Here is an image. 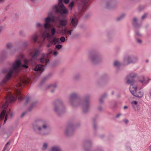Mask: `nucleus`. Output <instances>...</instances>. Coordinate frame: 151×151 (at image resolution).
Listing matches in <instances>:
<instances>
[{
    "label": "nucleus",
    "instance_id": "1",
    "mask_svg": "<svg viewBox=\"0 0 151 151\" xmlns=\"http://www.w3.org/2000/svg\"><path fill=\"white\" fill-rule=\"evenodd\" d=\"M54 20V17L52 15L51 13L48 14V17L45 19L44 27L45 31L42 33V36L44 39L47 38L50 43L47 45V47H50L53 44L55 45L60 43L58 39L52 37L55 34L56 29L51 24V22Z\"/></svg>",
    "mask_w": 151,
    "mask_h": 151
},
{
    "label": "nucleus",
    "instance_id": "2",
    "mask_svg": "<svg viewBox=\"0 0 151 151\" xmlns=\"http://www.w3.org/2000/svg\"><path fill=\"white\" fill-rule=\"evenodd\" d=\"M136 75L132 73L128 75L127 77L126 83L131 85L129 87L130 92L134 96L139 98H141L143 96V93L142 91L139 90L137 91L136 86H134L133 84L135 82L134 78L136 77Z\"/></svg>",
    "mask_w": 151,
    "mask_h": 151
},
{
    "label": "nucleus",
    "instance_id": "3",
    "mask_svg": "<svg viewBox=\"0 0 151 151\" xmlns=\"http://www.w3.org/2000/svg\"><path fill=\"white\" fill-rule=\"evenodd\" d=\"M49 127V125L47 122L42 119L37 120L33 125L34 130L39 134L42 135L47 134L48 133L46 130Z\"/></svg>",
    "mask_w": 151,
    "mask_h": 151
},
{
    "label": "nucleus",
    "instance_id": "4",
    "mask_svg": "<svg viewBox=\"0 0 151 151\" xmlns=\"http://www.w3.org/2000/svg\"><path fill=\"white\" fill-rule=\"evenodd\" d=\"M21 65V61L19 60H16L12 64L11 69L6 71L7 74L4 79L3 82L4 83H6L11 78L12 73L19 72Z\"/></svg>",
    "mask_w": 151,
    "mask_h": 151
},
{
    "label": "nucleus",
    "instance_id": "5",
    "mask_svg": "<svg viewBox=\"0 0 151 151\" xmlns=\"http://www.w3.org/2000/svg\"><path fill=\"white\" fill-rule=\"evenodd\" d=\"M63 0H58V4L53 6L52 9L53 11H55L56 13H59L61 14H65L68 13V11L62 3Z\"/></svg>",
    "mask_w": 151,
    "mask_h": 151
},
{
    "label": "nucleus",
    "instance_id": "6",
    "mask_svg": "<svg viewBox=\"0 0 151 151\" xmlns=\"http://www.w3.org/2000/svg\"><path fill=\"white\" fill-rule=\"evenodd\" d=\"M17 96L18 97V99L21 100V96H20V92L19 90L17 89V93L14 95V96H12L10 94L9 95L7 98V99L9 100L10 102L15 101Z\"/></svg>",
    "mask_w": 151,
    "mask_h": 151
},
{
    "label": "nucleus",
    "instance_id": "7",
    "mask_svg": "<svg viewBox=\"0 0 151 151\" xmlns=\"http://www.w3.org/2000/svg\"><path fill=\"white\" fill-rule=\"evenodd\" d=\"M70 24L72 27L73 28H75L78 24V19L75 16L71 17L70 19Z\"/></svg>",
    "mask_w": 151,
    "mask_h": 151
},
{
    "label": "nucleus",
    "instance_id": "8",
    "mask_svg": "<svg viewBox=\"0 0 151 151\" xmlns=\"http://www.w3.org/2000/svg\"><path fill=\"white\" fill-rule=\"evenodd\" d=\"M68 20L65 19H62L60 20L58 27L63 28L66 26L68 24Z\"/></svg>",
    "mask_w": 151,
    "mask_h": 151
},
{
    "label": "nucleus",
    "instance_id": "9",
    "mask_svg": "<svg viewBox=\"0 0 151 151\" xmlns=\"http://www.w3.org/2000/svg\"><path fill=\"white\" fill-rule=\"evenodd\" d=\"M55 111L57 112L63 107L62 103L60 101H56L54 103Z\"/></svg>",
    "mask_w": 151,
    "mask_h": 151
},
{
    "label": "nucleus",
    "instance_id": "10",
    "mask_svg": "<svg viewBox=\"0 0 151 151\" xmlns=\"http://www.w3.org/2000/svg\"><path fill=\"white\" fill-rule=\"evenodd\" d=\"M136 59L134 57H127L125 59V61L127 64L131 63L134 62L136 60Z\"/></svg>",
    "mask_w": 151,
    "mask_h": 151
},
{
    "label": "nucleus",
    "instance_id": "11",
    "mask_svg": "<svg viewBox=\"0 0 151 151\" xmlns=\"http://www.w3.org/2000/svg\"><path fill=\"white\" fill-rule=\"evenodd\" d=\"M132 105L135 110L139 111L140 110V108L138 105L137 102L136 101H132L131 102Z\"/></svg>",
    "mask_w": 151,
    "mask_h": 151
},
{
    "label": "nucleus",
    "instance_id": "12",
    "mask_svg": "<svg viewBox=\"0 0 151 151\" xmlns=\"http://www.w3.org/2000/svg\"><path fill=\"white\" fill-rule=\"evenodd\" d=\"M149 79L147 77H142L140 80L139 81L143 85H145L148 83Z\"/></svg>",
    "mask_w": 151,
    "mask_h": 151
},
{
    "label": "nucleus",
    "instance_id": "13",
    "mask_svg": "<svg viewBox=\"0 0 151 151\" xmlns=\"http://www.w3.org/2000/svg\"><path fill=\"white\" fill-rule=\"evenodd\" d=\"M28 82L27 79L24 78L21 79L20 80L19 82V83L17 85V86L22 87L23 86L22 84H27L28 83Z\"/></svg>",
    "mask_w": 151,
    "mask_h": 151
},
{
    "label": "nucleus",
    "instance_id": "14",
    "mask_svg": "<svg viewBox=\"0 0 151 151\" xmlns=\"http://www.w3.org/2000/svg\"><path fill=\"white\" fill-rule=\"evenodd\" d=\"M44 66L41 65H36L34 68L35 71H39L40 72L43 71L45 69Z\"/></svg>",
    "mask_w": 151,
    "mask_h": 151
},
{
    "label": "nucleus",
    "instance_id": "15",
    "mask_svg": "<svg viewBox=\"0 0 151 151\" xmlns=\"http://www.w3.org/2000/svg\"><path fill=\"white\" fill-rule=\"evenodd\" d=\"M76 96L75 93L72 94L70 97V103L72 104L73 101L74 102L75 104H76L77 102V100L76 99Z\"/></svg>",
    "mask_w": 151,
    "mask_h": 151
},
{
    "label": "nucleus",
    "instance_id": "16",
    "mask_svg": "<svg viewBox=\"0 0 151 151\" xmlns=\"http://www.w3.org/2000/svg\"><path fill=\"white\" fill-rule=\"evenodd\" d=\"M83 111L85 112L86 111V110L88 107V101H86L83 103Z\"/></svg>",
    "mask_w": 151,
    "mask_h": 151
},
{
    "label": "nucleus",
    "instance_id": "17",
    "mask_svg": "<svg viewBox=\"0 0 151 151\" xmlns=\"http://www.w3.org/2000/svg\"><path fill=\"white\" fill-rule=\"evenodd\" d=\"M51 151H62L60 148L58 146H55L52 147Z\"/></svg>",
    "mask_w": 151,
    "mask_h": 151
},
{
    "label": "nucleus",
    "instance_id": "18",
    "mask_svg": "<svg viewBox=\"0 0 151 151\" xmlns=\"http://www.w3.org/2000/svg\"><path fill=\"white\" fill-rule=\"evenodd\" d=\"M38 35L37 33H36L32 35L31 36V39L34 42H36L38 38Z\"/></svg>",
    "mask_w": 151,
    "mask_h": 151
},
{
    "label": "nucleus",
    "instance_id": "19",
    "mask_svg": "<svg viewBox=\"0 0 151 151\" xmlns=\"http://www.w3.org/2000/svg\"><path fill=\"white\" fill-rule=\"evenodd\" d=\"M39 54V52L38 51H35V53L34 55L32 57V59H35L37 57Z\"/></svg>",
    "mask_w": 151,
    "mask_h": 151
},
{
    "label": "nucleus",
    "instance_id": "20",
    "mask_svg": "<svg viewBox=\"0 0 151 151\" xmlns=\"http://www.w3.org/2000/svg\"><path fill=\"white\" fill-rule=\"evenodd\" d=\"M40 60L41 63H44L45 62L46 64L49 63V60H46L44 58H41Z\"/></svg>",
    "mask_w": 151,
    "mask_h": 151
},
{
    "label": "nucleus",
    "instance_id": "21",
    "mask_svg": "<svg viewBox=\"0 0 151 151\" xmlns=\"http://www.w3.org/2000/svg\"><path fill=\"white\" fill-rule=\"evenodd\" d=\"M82 4L83 6L84 7L86 5V4L87 3L88 0H81Z\"/></svg>",
    "mask_w": 151,
    "mask_h": 151
},
{
    "label": "nucleus",
    "instance_id": "22",
    "mask_svg": "<svg viewBox=\"0 0 151 151\" xmlns=\"http://www.w3.org/2000/svg\"><path fill=\"white\" fill-rule=\"evenodd\" d=\"M47 147V145L46 143H44L42 146V149L43 150H46Z\"/></svg>",
    "mask_w": 151,
    "mask_h": 151
},
{
    "label": "nucleus",
    "instance_id": "23",
    "mask_svg": "<svg viewBox=\"0 0 151 151\" xmlns=\"http://www.w3.org/2000/svg\"><path fill=\"white\" fill-rule=\"evenodd\" d=\"M68 29L67 28H65L63 29V33L64 35H67V33L68 32Z\"/></svg>",
    "mask_w": 151,
    "mask_h": 151
},
{
    "label": "nucleus",
    "instance_id": "24",
    "mask_svg": "<svg viewBox=\"0 0 151 151\" xmlns=\"http://www.w3.org/2000/svg\"><path fill=\"white\" fill-rule=\"evenodd\" d=\"M9 145V142H8L6 144L5 146H4V148L3 151H4L5 150H6V149L8 147V146Z\"/></svg>",
    "mask_w": 151,
    "mask_h": 151
},
{
    "label": "nucleus",
    "instance_id": "25",
    "mask_svg": "<svg viewBox=\"0 0 151 151\" xmlns=\"http://www.w3.org/2000/svg\"><path fill=\"white\" fill-rule=\"evenodd\" d=\"M8 103L7 101H6L5 103L2 106V108L3 109H6L8 106Z\"/></svg>",
    "mask_w": 151,
    "mask_h": 151
},
{
    "label": "nucleus",
    "instance_id": "26",
    "mask_svg": "<svg viewBox=\"0 0 151 151\" xmlns=\"http://www.w3.org/2000/svg\"><path fill=\"white\" fill-rule=\"evenodd\" d=\"M62 47V45H57L55 46V47L58 49H60Z\"/></svg>",
    "mask_w": 151,
    "mask_h": 151
},
{
    "label": "nucleus",
    "instance_id": "27",
    "mask_svg": "<svg viewBox=\"0 0 151 151\" xmlns=\"http://www.w3.org/2000/svg\"><path fill=\"white\" fill-rule=\"evenodd\" d=\"M120 65L119 63L117 61L114 62V65L115 66H118Z\"/></svg>",
    "mask_w": 151,
    "mask_h": 151
},
{
    "label": "nucleus",
    "instance_id": "28",
    "mask_svg": "<svg viewBox=\"0 0 151 151\" xmlns=\"http://www.w3.org/2000/svg\"><path fill=\"white\" fill-rule=\"evenodd\" d=\"M60 40L62 42H63L65 41V38L64 37H62L60 38Z\"/></svg>",
    "mask_w": 151,
    "mask_h": 151
},
{
    "label": "nucleus",
    "instance_id": "29",
    "mask_svg": "<svg viewBox=\"0 0 151 151\" xmlns=\"http://www.w3.org/2000/svg\"><path fill=\"white\" fill-rule=\"evenodd\" d=\"M10 113H7L6 114V116L5 117V119H4V123L5 122H6L7 119V116H8V115Z\"/></svg>",
    "mask_w": 151,
    "mask_h": 151
},
{
    "label": "nucleus",
    "instance_id": "30",
    "mask_svg": "<svg viewBox=\"0 0 151 151\" xmlns=\"http://www.w3.org/2000/svg\"><path fill=\"white\" fill-rule=\"evenodd\" d=\"M73 29H71L70 30H68V32L67 33V35H71L72 32L73 31Z\"/></svg>",
    "mask_w": 151,
    "mask_h": 151
},
{
    "label": "nucleus",
    "instance_id": "31",
    "mask_svg": "<svg viewBox=\"0 0 151 151\" xmlns=\"http://www.w3.org/2000/svg\"><path fill=\"white\" fill-rule=\"evenodd\" d=\"M73 4H74V2L73 1H72L69 4V6L70 7L72 8L73 6Z\"/></svg>",
    "mask_w": 151,
    "mask_h": 151
},
{
    "label": "nucleus",
    "instance_id": "32",
    "mask_svg": "<svg viewBox=\"0 0 151 151\" xmlns=\"http://www.w3.org/2000/svg\"><path fill=\"white\" fill-rule=\"evenodd\" d=\"M58 54V52H57L56 51H55L53 53V55L55 56H56Z\"/></svg>",
    "mask_w": 151,
    "mask_h": 151
},
{
    "label": "nucleus",
    "instance_id": "33",
    "mask_svg": "<svg viewBox=\"0 0 151 151\" xmlns=\"http://www.w3.org/2000/svg\"><path fill=\"white\" fill-rule=\"evenodd\" d=\"M7 47L8 49H9L12 47V44L11 43H9L7 44Z\"/></svg>",
    "mask_w": 151,
    "mask_h": 151
},
{
    "label": "nucleus",
    "instance_id": "34",
    "mask_svg": "<svg viewBox=\"0 0 151 151\" xmlns=\"http://www.w3.org/2000/svg\"><path fill=\"white\" fill-rule=\"evenodd\" d=\"M124 16V15H122L120 17L117 18V20H120V19H122Z\"/></svg>",
    "mask_w": 151,
    "mask_h": 151
},
{
    "label": "nucleus",
    "instance_id": "35",
    "mask_svg": "<svg viewBox=\"0 0 151 151\" xmlns=\"http://www.w3.org/2000/svg\"><path fill=\"white\" fill-rule=\"evenodd\" d=\"M41 24L39 23H37V26L38 27H40L41 26Z\"/></svg>",
    "mask_w": 151,
    "mask_h": 151
},
{
    "label": "nucleus",
    "instance_id": "36",
    "mask_svg": "<svg viewBox=\"0 0 151 151\" xmlns=\"http://www.w3.org/2000/svg\"><path fill=\"white\" fill-rule=\"evenodd\" d=\"M69 1V0H64V2L65 4H67L68 3Z\"/></svg>",
    "mask_w": 151,
    "mask_h": 151
},
{
    "label": "nucleus",
    "instance_id": "37",
    "mask_svg": "<svg viewBox=\"0 0 151 151\" xmlns=\"http://www.w3.org/2000/svg\"><path fill=\"white\" fill-rule=\"evenodd\" d=\"M22 67L25 68H27L28 67V66L26 65H22Z\"/></svg>",
    "mask_w": 151,
    "mask_h": 151
},
{
    "label": "nucleus",
    "instance_id": "38",
    "mask_svg": "<svg viewBox=\"0 0 151 151\" xmlns=\"http://www.w3.org/2000/svg\"><path fill=\"white\" fill-rule=\"evenodd\" d=\"M25 99L26 102V103L28 102L29 101V98H26Z\"/></svg>",
    "mask_w": 151,
    "mask_h": 151
},
{
    "label": "nucleus",
    "instance_id": "39",
    "mask_svg": "<svg viewBox=\"0 0 151 151\" xmlns=\"http://www.w3.org/2000/svg\"><path fill=\"white\" fill-rule=\"evenodd\" d=\"M146 16V14H145L142 16V19H144Z\"/></svg>",
    "mask_w": 151,
    "mask_h": 151
},
{
    "label": "nucleus",
    "instance_id": "40",
    "mask_svg": "<svg viewBox=\"0 0 151 151\" xmlns=\"http://www.w3.org/2000/svg\"><path fill=\"white\" fill-rule=\"evenodd\" d=\"M137 42L139 43H141L142 42L141 40H140L137 39Z\"/></svg>",
    "mask_w": 151,
    "mask_h": 151
},
{
    "label": "nucleus",
    "instance_id": "41",
    "mask_svg": "<svg viewBox=\"0 0 151 151\" xmlns=\"http://www.w3.org/2000/svg\"><path fill=\"white\" fill-rule=\"evenodd\" d=\"M137 19L136 18H134L133 19L134 22L135 23L136 22Z\"/></svg>",
    "mask_w": 151,
    "mask_h": 151
},
{
    "label": "nucleus",
    "instance_id": "42",
    "mask_svg": "<svg viewBox=\"0 0 151 151\" xmlns=\"http://www.w3.org/2000/svg\"><path fill=\"white\" fill-rule=\"evenodd\" d=\"M3 28L2 27H0V33L3 30Z\"/></svg>",
    "mask_w": 151,
    "mask_h": 151
},
{
    "label": "nucleus",
    "instance_id": "43",
    "mask_svg": "<svg viewBox=\"0 0 151 151\" xmlns=\"http://www.w3.org/2000/svg\"><path fill=\"white\" fill-rule=\"evenodd\" d=\"M4 1V0H0V3H3Z\"/></svg>",
    "mask_w": 151,
    "mask_h": 151
},
{
    "label": "nucleus",
    "instance_id": "44",
    "mask_svg": "<svg viewBox=\"0 0 151 151\" xmlns=\"http://www.w3.org/2000/svg\"><path fill=\"white\" fill-rule=\"evenodd\" d=\"M128 108L127 106H125L124 107V109H127Z\"/></svg>",
    "mask_w": 151,
    "mask_h": 151
},
{
    "label": "nucleus",
    "instance_id": "45",
    "mask_svg": "<svg viewBox=\"0 0 151 151\" xmlns=\"http://www.w3.org/2000/svg\"><path fill=\"white\" fill-rule=\"evenodd\" d=\"M120 115H121L120 114H117L116 116V117H118Z\"/></svg>",
    "mask_w": 151,
    "mask_h": 151
},
{
    "label": "nucleus",
    "instance_id": "46",
    "mask_svg": "<svg viewBox=\"0 0 151 151\" xmlns=\"http://www.w3.org/2000/svg\"><path fill=\"white\" fill-rule=\"evenodd\" d=\"M65 133H66V134H68V129H66V131Z\"/></svg>",
    "mask_w": 151,
    "mask_h": 151
},
{
    "label": "nucleus",
    "instance_id": "47",
    "mask_svg": "<svg viewBox=\"0 0 151 151\" xmlns=\"http://www.w3.org/2000/svg\"><path fill=\"white\" fill-rule=\"evenodd\" d=\"M24 62L25 63H27L28 62V61L27 60H24Z\"/></svg>",
    "mask_w": 151,
    "mask_h": 151
},
{
    "label": "nucleus",
    "instance_id": "48",
    "mask_svg": "<svg viewBox=\"0 0 151 151\" xmlns=\"http://www.w3.org/2000/svg\"><path fill=\"white\" fill-rule=\"evenodd\" d=\"M25 114V113H22V116H23Z\"/></svg>",
    "mask_w": 151,
    "mask_h": 151
},
{
    "label": "nucleus",
    "instance_id": "49",
    "mask_svg": "<svg viewBox=\"0 0 151 151\" xmlns=\"http://www.w3.org/2000/svg\"><path fill=\"white\" fill-rule=\"evenodd\" d=\"M136 34L137 35H138V36H140V34H139V33H137Z\"/></svg>",
    "mask_w": 151,
    "mask_h": 151
},
{
    "label": "nucleus",
    "instance_id": "50",
    "mask_svg": "<svg viewBox=\"0 0 151 151\" xmlns=\"http://www.w3.org/2000/svg\"><path fill=\"white\" fill-rule=\"evenodd\" d=\"M12 115H13V114H12V113H11L10 114V116H11V117L12 116Z\"/></svg>",
    "mask_w": 151,
    "mask_h": 151
},
{
    "label": "nucleus",
    "instance_id": "51",
    "mask_svg": "<svg viewBox=\"0 0 151 151\" xmlns=\"http://www.w3.org/2000/svg\"><path fill=\"white\" fill-rule=\"evenodd\" d=\"M150 151H151V146H150Z\"/></svg>",
    "mask_w": 151,
    "mask_h": 151
},
{
    "label": "nucleus",
    "instance_id": "52",
    "mask_svg": "<svg viewBox=\"0 0 151 151\" xmlns=\"http://www.w3.org/2000/svg\"><path fill=\"white\" fill-rule=\"evenodd\" d=\"M128 122V120H126V121H125V122H126V123H127Z\"/></svg>",
    "mask_w": 151,
    "mask_h": 151
},
{
    "label": "nucleus",
    "instance_id": "53",
    "mask_svg": "<svg viewBox=\"0 0 151 151\" xmlns=\"http://www.w3.org/2000/svg\"><path fill=\"white\" fill-rule=\"evenodd\" d=\"M150 94L151 96V90L150 91Z\"/></svg>",
    "mask_w": 151,
    "mask_h": 151
},
{
    "label": "nucleus",
    "instance_id": "54",
    "mask_svg": "<svg viewBox=\"0 0 151 151\" xmlns=\"http://www.w3.org/2000/svg\"><path fill=\"white\" fill-rule=\"evenodd\" d=\"M31 1L33 2L35 0H31Z\"/></svg>",
    "mask_w": 151,
    "mask_h": 151
},
{
    "label": "nucleus",
    "instance_id": "55",
    "mask_svg": "<svg viewBox=\"0 0 151 151\" xmlns=\"http://www.w3.org/2000/svg\"><path fill=\"white\" fill-rule=\"evenodd\" d=\"M100 102H102L101 100H100Z\"/></svg>",
    "mask_w": 151,
    "mask_h": 151
}]
</instances>
